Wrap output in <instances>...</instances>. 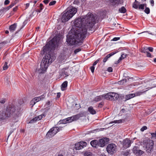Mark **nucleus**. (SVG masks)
Instances as JSON below:
<instances>
[{
  "instance_id": "f257e3e1",
  "label": "nucleus",
  "mask_w": 156,
  "mask_h": 156,
  "mask_svg": "<svg viewBox=\"0 0 156 156\" xmlns=\"http://www.w3.org/2000/svg\"><path fill=\"white\" fill-rule=\"evenodd\" d=\"M96 23L95 19L91 13H88L86 16H84L82 18H78L75 20L74 25L79 29L76 30H79L80 28H85L87 31H94L95 29L94 26Z\"/></svg>"
},
{
  "instance_id": "f03ea898",
  "label": "nucleus",
  "mask_w": 156,
  "mask_h": 156,
  "mask_svg": "<svg viewBox=\"0 0 156 156\" xmlns=\"http://www.w3.org/2000/svg\"><path fill=\"white\" fill-rule=\"evenodd\" d=\"M87 34V31L85 28H80L79 30H76L72 34L67 37L66 41L70 45H81Z\"/></svg>"
},
{
  "instance_id": "7ed1b4c3",
  "label": "nucleus",
  "mask_w": 156,
  "mask_h": 156,
  "mask_svg": "<svg viewBox=\"0 0 156 156\" xmlns=\"http://www.w3.org/2000/svg\"><path fill=\"white\" fill-rule=\"evenodd\" d=\"M54 59L52 55L50 53L46 54L43 58L40 64V68L42 71L46 70L49 63H51Z\"/></svg>"
},
{
  "instance_id": "20e7f679",
  "label": "nucleus",
  "mask_w": 156,
  "mask_h": 156,
  "mask_svg": "<svg viewBox=\"0 0 156 156\" xmlns=\"http://www.w3.org/2000/svg\"><path fill=\"white\" fill-rule=\"evenodd\" d=\"M66 12L64 13L62 16L61 20L63 23H65L68 21L76 12V8L73 7H69L66 9Z\"/></svg>"
},
{
  "instance_id": "39448f33",
  "label": "nucleus",
  "mask_w": 156,
  "mask_h": 156,
  "mask_svg": "<svg viewBox=\"0 0 156 156\" xmlns=\"http://www.w3.org/2000/svg\"><path fill=\"white\" fill-rule=\"evenodd\" d=\"M56 46H57V39L56 37H54L43 48V54H47L48 52L55 50Z\"/></svg>"
},
{
  "instance_id": "423d86ee",
  "label": "nucleus",
  "mask_w": 156,
  "mask_h": 156,
  "mask_svg": "<svg viewBox=\"0 0 156 156\" xmlns=\"http://www.w3.org/2000/svg\"><path fill=\"white\" fill-rule=\"evenodd\" d=\"M141 143L145 147L146 151L147 153H151L153 151L154 144L152 140L146 138L143 140Z\"/></svg>"
},
{
  "instance_id": "0eeeda50",
  "label": "nucleus",
  "mask_w": 156,
  "mask_h": 156,
  "mask_svg": "<svg viewBox=\"0 0 156 156\" xmlns=\"http://www.w3.org/2000/svg\"><path fill=\"white\" fill-rule=\"evenodd\" d=\"M20 109H18L16 108V107L13 105H10L7 106L6 109L7 115L10 117L11 115L16 114V117L18 118V116L17 114L19 113Z\"/></svg>"
},
{
  "instance_id": "6e6552de",
  "label": "nucleus",
  "mask_w": 156,
  "mask_h": 156,
  "mask_svg": "<svg viewBox=\"0 0 156 156\" xmlns=\"http://www.w3.org/2000/svg\"><path fill=\"white\" fill-rule=\"evenodd\" d=\"M119 98V95L114 92H109L104 94V98L107 100H116Z\"/></svg>"
},
{
  "instance_id": "1a4fd4ad",
  "label": "nucleus",
  "mask_w": 156,
  "mask_h": 156,
  "mask_svg": "<svg viewBox=\"0 0 156 156\" xmlns=\"http://www.w3.org/2000/svg\"><path fill=\"white\" fill-rule=\"evenodd\" d=\"M83 114L82 113H80L66 118L67 123H70L74 121H76L80 117H83Z\"/></svg>"
},
{
  "instance_id": "9d476101",
  "label": "nucleus",
  "mask_w": 156,
  "mask_h": 156,
  "mask_svg": "<svg viewBox=\"0 0 156 156\" xmlns=\"http://www.w3.org/2000/svg\"><path fill=\"white\" fill-rule=\"evenodd\" d=\"M116 147L117 146L114 144H108L106 150L108 153L112 154L115 152Z\"/></svg>"
},
{
  "instance_id": "9b49d317",
  "label": "nucleus",
  "mask_w": 156,
  "mask_h": 156,
  "mask_svg": "<svg viewBox=\"0 0 156 156\" xmlns=\"http://www.w3.org/2000/svg\"><path fill=\"white\" fill-rule=\"evenodd\" d=\"M69 75V70L68 69H62L59 72L60 78H65Z\"/></svg>"
},
{
  "instance_id": "f8f14e48",
  "label": "nucleus",
  "mask_w": 156,
  "mask_h": 156,
  "mask_svg": "<svg viewBox=\"0 0 156 156\" xmlns=\"http://www.w3.org/2000/svg\"><path fill=\"white\" fill-rule=\"evenodd\" d=\"M109 139L108 138H104L100 139L98 141V146L104 147L109 141Z\"/></svg>"
},
{
  "instance_id": "ddd939ff",
  "label": "nucleus",
  "mask_w": 156,
  "mask_h": 156,
  "mask_svg": "<svg viewBox=\"0 0 156 156\" xmlns=\"http://www.w3.org/2000/svg\"><path fill=\"white\" fill-rule=\"evenodd\" d=\"M87 143L85 142L81 141L75 144V148L76 150H80L86 146Z\"/></svg>"
},
{
  "instance_id": "4468645a",
  "label": "nucleus",
  "mask_w": 156,
  "mask_h": 156,
  "mask_svg": "<svg viewBox=\"0 0 156 156\" xmlns=\"http://www.w3.org/2000/svg\"><path fill=\"white\" fill-rule=\"evenodd\" d=\"M132 151L135 154L137 155H142L144 153L143 151L139 149V148L137 146H134L133 147Z\"/></svg>"
},
{
  "instance_id": "2eb2a0df",
  "label": "nucleus",
  "mask_w": 156,
  "mask_h": 156,
  "mask_svg": "<svg viewBox=\"0 0 156 156\" xmlns=\"http://www.w3.org/2000/svg\"><path fill=\"white\" fill-rule=\"evenodd\" d=\"M131 141L128 138H126L122 141L123 147L125 148L129 147L131 145Z\"/></svg>"
},
{
  "instance_id": "dca6fc26",
  "label": "nucleus",
  "mask_w": 156,
  "mask_h": 156,
  "mask_svg": "<svg viewBox=\"0 0 156 156\" xmlns=\"http://www.w3.org/2000/svg\"><path fill=\"white\" fill-rule=\"evenodd\" d=\"M6 111L0 112V120H3L9 117V115H7Z\"/></svg>"
},
{
  "instance_id": "f3484780",
  "label": "nucleus",
  "mask_w": 156,
  "mask_h": 156,
  "mask_svg": "<svg viewBox=\"0 0 156 156\" xmlns=\"http://www.w3.org/2000/svg\"><path fill=\"white\" fill-rule=\"evenodd\" d=\"M62 127H52L50 129L52 133V135H55L59 130H62Z\"/></svg>"
},
{
  "instance_id": "a211bd4d",
  "label": "nucleus",
  "mask_w": 156,
  "mask_h": 156,
  "mask_svg": "<svg viewBox=\"0 0 156 156\" xmlns=\"http://www.w3.org/2000/svg\"><path fill=\"white\" fill-rule=\"evenodd\" d=\"M17 26V24L14 23L13 24L11 25L9 28V30L10 32H13L16 29Z\"/></svg>"
},
{
  "instance_id": "6ab92c4d",
  "label": "nucleus",
  "mask_w": 156,
  "mask_h": 156,
  "mask_svg": "<svg viewBox=\"0 0 156 156\" xmlns=\"http://www.w3.org/2000/svg\"><path fill=\"white\" fill-rule=\"evenodd\" d=\"M104 98V94L98 96L94 98V101L96 102H98L102 100Z\"/></svg>"
},
{
  "instance_id": "aec40b11",
  "label": "nucleus",
  "mask_w": 156,
  "mask_h": 156,
  "mask_svg": "<svg viewBox=\"0 0 156 156\" xmlns=\"http://www.w3.org/2000/svg\"><path fill=\"white\" fill-rule=\"evenodd\" d=\"M90 144L94 147H96L97 146H98V141L97 140H93L90 142Z\"/></svg>"
},
{
  "instance_id": "412c9836",
  "label": "nucleus",
  "mask_w": 156,
  "mask_h": 156,
  "mask_svg": "<svg viewBox=\"0 0 156 156\" xmlns=\"http://www.w3.org/2000/svg\"><path fill=\"white\" fill-rule=\"evenodd\" d=\"M68 84V82L65 81L62 84L61 86V90L64 91L66 90V88L67 87Z\"/></svg>"
},
{
  "instance_id": "4be33fe9",
  "label": "nucleus",
  "mask_w": 156,
  "mask_h": 156,
  "mask_svg": "<svg viewBox=\"0 0 156 156\" xmlns=\"http://www.w3.org/2000/svg\"><path fill=\"white\" fill-rule=\"evenodd\" d=\"M140 4V2L136 0H135L133 4V7L135 9H138V6Z\"/></svg>"
},
{
  "instance_id": "5701e85b",
  "label": "nucleus",
  "mask_w": 156,
  "mask_h": 156,
  "mask_svg": "<svg viewBox=\"0 0 156 156\" xmlns=\"http://www.w3.org/2000/svg\"><path fill=\"white\" fill-rule=\"evenodd\" d=\"M88 111L90 113L94 115L96 113V112L92 106L89 107L88 109Z\"/></svg>"
},
{
  "instance_id": "b1692460",
  "label": "nucleus",
  "mask_w": 156,
  "mask_h": 156,
  "mask_svg": "<svg viewBox=\"0 0 156 156\" xmlns=\"http://www.w3.org/2000/svg\"><path fill=\"white\" fill-rule=\"evenodd\" d=\"M135 97V95L134 94H127L125 96L126 100H129Z\"/></svg>"
},
{
  "instance_id": "393cba45",
  "label": "nucleus",
  "mask_w": 156,
  "mask_h": 156,
  "mask_svg": "<svg viewBox=\"0 0 156 156\" xmlns=\"http://www.w3.org/2000/svg\"><path fill=\"white\" fill-rule=\"evenodd\" d=\"M119 12L122 13H125L126 12V10L124 6H122L119 9Z\"/></svg>"
},
{
  "instance_id": "a878e982",
  "label": "nucleus",
  "mask_w": 156,
  "mask_h": 156,
  "mask_svg": "<svg viewBox=\"0 0 156 156\" xmlns=\"http://www.w3.org/2000/svg\"><path fill=\"white\" fill-rule=\"evenodd\" d=\"M43 5L42 3H40L39 5V9H37L35 10L36 12H40L41 10L43 9Z\"/></svg>"
},
{
  "instance_id": "bb28decb",
  "label": "nucleus",
  "mask_w": 156,
  "mask_h": 156,
  "mask_svg": "<svg viewBox=\"0 0 156 156\" xmlns=\"http://www.w3.org/2000/svg\"><path fill=\"white\" fill-rule=\"evenodd\" d=\"M148 51V48L147 47H144L141 48V51L142 53H146Z\"/></svg>"
},
{
  "instance_id": "cd10ccee",
  "label": "nucleus",
  "mask_w": 156,
  "mask_h": 156,
  "mask_svg": "<svg viewBox=\"0 0 156 156\" xmlns=\"http://www.w3.org/2000/svg\"><path fill=\"white\" fill-rule=\"evenodd\" d=\"M52 131H51L50 129L47 133L46 136L47 137H48L49 138L51 137L52 136H54V135H52L53 134Z\"/></svg>"
},
{
  "instance_id": "c85d7f7f",
  "label": "nucleus",
  "mask_w": 156,
  "mask_h": 156,
  "mask_svg": "<svg viewBox=\"0 0 156 156\" xmlns=\"http://www.w3.org/2000/svg\"><path fill=\"white\" fill-rule=\"evenodd\" d=\"M109 1L113 5H115L119 3V0H109Z\"/></svg>"
},
{
  "instance_id": "c756f323",
  "label": "nucleus",
  "mask_w": 156,
  "mask_h": 156,
  "mask_svg": "<svg viewBox=\"0 0 156 156\" xmlns=\"http://www.w3.org/2000/svg\"><path fill=\"white\" fill-rule=\"evenodd\" d=\"M92 153L90 152L86 151L84 153L85 156H92Z\"/></svg>"
},
{
  "instance_id": "7c9ffc66",
  "label": "nucleus",
  "mask_w": 156,
  "mask_h": 156,
  "mask_svg": "<svg viewBox=\"0 0 156 156\" xmlns=\"http://www.w3.org/2000/svg\"><path fill=\"white\" fill-rule=\"evenodd\" d=\"M45 116L46 115H45V114L44 113L40 115L37 116V118L38 119V120H39L42 118L43 116L45 117Z\"/></svg>"
},
{
  "instance_id": "2f4dec72",
  "label": "nucleus",
  "mask_w": 156,
  "mask_h": 156,
  "mask_svg": "<svg viewBox=\"0 0 156 156\" xmlns=\"http://www.w3.org/2000/svg\"><path fill=\"white\" fill-rule=\"evenodd\" d=\"M38 120V119L37 118V116H36L33 119L31 120H30L29 122L30 123H33Z\"/></svg>"
},
{
  "instance_id": "473e14b6",
  "label": "nucleus",
  "mask_w": 156,
  "mask_h": 156,
  "mask_svg": "<svg viewBox=\"0 0 156 156\" xmlns=\"http://www.w3.org/2000/svg\"><path fill=\"white\" fill-rule=\"evenodd\" d=\"M144 12L147 14H149L150 13V9L149 8L146 7Z\"/></svg>"
},
{
  "instance_id": "72a5a7b5",
  "label": "nucleus",
  "mask_w": 156,
  "mask_h": 156,
  "mask_svg": "<svg viewBox=\"0 0 156 156\" xmlns=\"http://www.w3.org/2000/svg\"><path fill=\"white\" fill-rule=\"evenodd\" d=\"M138 9L139 10H140V9L144 10V4H139Z\"/></svg>"
},
{
  "instance_id": "f704fd0d",
  "label": "nucleus",
  "mask_w": 156,
  "mask_h": 156,
  "mask_svg": "<svg viewBox=\"0 0 156 156\" xmlns=\"http://www.w3.org/2000/svg\"><path fill=\"white\" fill-rule=\"evenodd\" d=\"M129 154V151L126 150V151H124L123 152H122V154L123 155L125 156H127Z\"/></svg>"
},
{
  "instance_id": "c9c22d12",
  "label": "nucleus",
  "mask_w": 156,
  "mask_h": 156,
  "mask_svg": "<svg viewBox=\"0 0 156 156\" xmlns=\"http://www.w3.org/2000/svg\"><path fill=\"white\" fill-rule=\"evenodd\" d=\"M7 62H5L4 63V66L3 67V69L4 70H6L8 68V66L7 65Z\"/></svg>"
},
{
  "instance_id": "e433bc0d",
  "label": "nucleus",
  "mask_w": 156,
  "mask_h": 156,
  "mask_svg": "<svg viewBox=\"0 0 156 156\" xmlns=\"http://www.w3.org/2000/svg\"><path fill=\"white\" fill-rule=\"evenodd\" d=\"M66 119H63L62 120H60L59 121V122L60 124H66L67 122L66 121Z\"/></svg>"
},
{
  "instance_id": "4c0bfd02",
  "label": "nucleus",
  "mask_w": 156,
  "mask_h": 156,
  "mask_svg": "<svg viewBox=\"0 0 156 156\" xmlns=\"http://www.w3.org/2000/svg\"><path fill=\"white\" fill-rule=\"evenodd\" d=\"M33 99L36 103L41 100V99H39L38 97H35Z\"/></svg>"
},
{
  "instance_id": "58836bf2",
  "label": "nucleus",
  "mask_w": 156,
  "mask_h": 156,
  "mask_svg": "<svg viewBox=\"0 0 156 156\" xmlns=\"http://www.w3.org/2000/svg\"><path fill=\"white\" fill-rule=\"evenodd\" d=\"M146 53V56L147 57L151 58L153 57V56L151 55V53L148 51Z\"/></svg>"
},
{
  "instance_id": "ea45409f",
  "label": "nucleus",
  "mask_w": 156,
  "mask_h": 156,
  "mask_svg": "<svg viewBox=\"0 0 156 156\" xmlns=\"http://www.w3.org/2000/svg\"><path fill=\"white\" fill-rule=\"evenodd\" d=\"M143 93L139 91L136 92L135 94H134L135 95V97L136 96H138L142 94Z\"/></svg>"
},
{
  "instance_id": "a19ab883",
  "label": "nucleus",
  "mask_w": 156,
  "mask_h": 156,
  "mask_svg": "<svg viewBox=\"0 0 156 156\" xmlns=\"http://www.w3.org/2000/svg\"><path fill=\"white\" fill-rule=\"evenodd\" d=\"M56 2L55 1H51L49 3V6H51V5H55V3H56Z\"/></svg>"
},
{
  "instance_id": "79ce46f5",
  "label": "nucleus",
  "mask_w": 156,
  "mask_h": 156,
  "mask_svg": "<svg viewBox=\"0 0 156 156\" xmlns=\"http://www.w3.org/2000/svg\"><path fill=\"white\" fill-rule=\"evenodd\" d=\"M81 51V48H78L77 49H76L74 51V53L75 54H76L78 52L80 51Z\"/></svg>"
},
{
  "instance_id": "37998d69",
  "label": "nucleus",
  "mask_w": 156,
  "mask_h": 156,
  "mask_svg": "<svg viewBox=\"0 0 156 156\" xmlns=\"http://www.w3.org/2000/svg\"><path fill=\"white\" fill-rule=\"evenodd\" d=\"M18 8V6H16L15 7L13 8L12 9V14H13L14 13L16 12Z\"/></svg>"
},
{
  "instance_id": "c03bdc74",
  "label": "nucleus",
  "mask_w": 156,
  "mask_h": 156,
  "mask_svg": "<svg viewBox=\"0 0 156 156\" xmlns=\"http://www.w3.org/2000/svg\"><path fill=\"white\" fill-rule=\"evenodd\" d=\"M100 58H99L97 59L95 61L93 64V66H94L96 65L97 63L99 61Z\"/></svg>"
},
{
  "instance_id": "a18cd8bd",
  "label": "nucleus",
  "mask_w": 156,
  "mask_h": 156,
  "mask_svg": "<svg viewBox=\"0 0 156 156\" xmlns=\"http://www.w3.org/2000/svg\"><path fill=\"white\" fill-rule=\"evenodd\" d=\"M148 51V50L150 52H152L153 51L154 48L152 47H147Z\"/></svg>"
},
{
  "instance_id": "49530a36",
  "label": "nucleus",
  "mask_w": 156,
  "mask_h": 156,
  "mask_svg": "<svg viewBox=\"0 0 156 156\" xmlns=\"http://www.w3.org/2000/svg\"><path fill=\"white\" fill-rule=\"evenodd\" d=\"M36 103L34 101L33 99L30 102V105H32V107H33Z\"/></svg>"
},
{
  "instance_id": "de8ad7c7",
  "label": "nucleus",
  "mask_w": 156,
  "mask_h": 156,
  "mask_svg": "<svg viewBox=\"0 0 156 156\" xmlns=\"http://www.w3.org/2000/svg\"><path fill=\"white\" fill-rule=\"evenodd\" d=\"M38 97L39 98V99H41V100H43V99H44L45 98V96L44 94H42V95H41Z\"/></svg>"
},
{
  "instance_id": "09e8293b",
  "label": "nucleus",
  "mask_w": 156,
  "mask_h": 156,
  "mask_svg": "<svg viewBox=\"0 0 156 156\" xmlns=\"http://www.w3.org/2000/svg\"><path fill=\"white\" fill-rule=\"evenodd\" d=\"M90 69L92 73H93L94 70V67L93 66L90 67Z\"/></svg>"
},
{
  "instance_id": "8fccbe9b",
  "label": "nucleus",
  "mask_w": 156,
  "mask_h": 156,
  "mask_svg": "<svg viewBox=\"0 0 156 156\" xmlns=\"http://www.w3.org/2000/svg\"><path fill=\"white\" fill-rule=\"evenodd\" d=\"M114 122L116 123H120L122 122V120L121 119L119 120H116L114 121Z\"/></svg>"
},
{
  "instance_id": "3c124183",
  "label": "nucleus",
  "mask_w": 156,
  "mask_h": 156,
  "mask_svg": "<svg viewBox=\"0 0 156 156\" xmlns=\"http://www.w3.org/2000/svg\"><path fill=\"white\" fill-rule=\"evenodd\" d=\"M107 71L109 72H112L113 71V69L112 67H109L107 69Z\"/></svg>"
},
{
  "instance_id": "603ef678",
  "label": "nucleus",
  "mask_w": 156,
  "mask_h": 156,
  "mask_svg": "<svg viewBox=\"0 0 156 156\" xmlns=\"http://www.w3.org/2000/svg\"><path fill=\"white\" fill-rule=\"evenodd\" d=\"M119 39L120 38L119 37H114L112 40L114 41H116L119 40Z\"/></svg>"
},
{
  "instance_id": "864d4df0",
  "label": "nucleus",
  "mask_w": 156,
  "mask_h": 156,
  "mask_svg": "<svg viewBox=\"0 0 156 156\" xmlns=\"http://www.w3.org/2000/svg\"><path fill=\"white\" fill-rule=\"evenodd\" d=\"M16 2H12L11 3L10 5H9L10 6L11 8H12L13 6H14L15 4H16Z\"/></svg>"
},
{
  "instance_id": "5fc2aeb1",
  "label": "nucleus",
  "mask_w": 156,
  "mask_h": 156,
  "mask_svg": "<svg viewBox=\"0 0 156 156\" xmlns=\"http://www.w3.org/2000/svg\"><path fill=\"white\" fill-rule=\"evenodd\" d=\"M4 9V8H3L1 9L0 10V12L1 13H4L5 12H6V11Z\"/></svg>"
},
{
  "instance_id": "6e6d98bb",
  "label": "nucleus",
  "mask_w": 156,
  "mask_h": 156,
  "mask_svg": "<svg viewBox=\"0 0 156 156\" xmlns=\"http://www.w3.org/2000/svg\"><path fill=\"white\" fill-rule=\"evenodd\" d=\"M9 2H10L9 0H5L4 2V4L5 5H7L8 4Z\"/></svg>"
},
{
  "instance_id": "4d7b16f0",
  "label": "nucleus",
  "mask_w": 156,
  "mask_h": 156,
  "mask_svg": "<svg viewBox=\"0 0 156 156\" xmlns=\"http://www.w3.org/2000/svg\"><path fill=\"white\" fill-rule=\"evenodd\" d=\"M4 8V9H5V10L6 11L9 9L10 8H11V7L9 5L8 6L5 7Z\"/></svg>"
},
{
  "instance_id": "13d9d810",
  "label": "nucleus",
  "mask_w": 156,
  "mask_h": 156,
  "mask_svg": "<svg viewBox=\"0 0 156 156\" xmlns=\"http://www.w3.org/2000/svg\"><path fill=\"white\" fill-rule=\"evenodd\" d=\"M5 102V99H3L2 100L0 101V103L2 104H4V103Z\"/></svg>"
},
{
  "instance_id": "bf43d9fd",
  "label": "nucleus",
  "mask_w": 156,
  "mask_h": 156,
  "mask_svg": "<svg viewBox=\"0 0 156 156\" xmlns=\"http://www.w3.org/2000/svg\"><path fill=\"white\" fill-rule=\"evenodd\" d=\"M150 2L151 4V5L152 6H153L154 5V0H151L150 1Z\"/></svg>"
},
{
  "instance_id": "052dcab7",
  "label": "nucleus",
  "mask_w": 156,
  "mask_h": 156,
  "mask_svg": "<svg viewBox=\"0 0 156 156\" xmlns=\"http://www.w3.org/2000/svg\"><path fill=\"white\" fill-rule=\"evenodd\" d=\"M38 0H32V2H33V3H34L33 6H35V4L37 2Z\"/></svg>"
},
{
  "instance_id": "680f3d73",
  "label": "nucleus",
  "mask_w": 156,
  "mask_h": 156,
  "mask_svg": "<svg viewBox=\"0 0 156 156\" xmlns=\"http://www.w3.org/2000/svg\"><path fill=\"white\" fill-rule=\"evenodd\" d=\"M147 129V127H142L140 129V130L142 132L144 131V130H145Z\"/></svg>"
},
{
  "instance_id": "e2e57ef3",
  "label": "nucleus",
  "mask_w": 156,
  "mask_h": 156,
  "mask_svg": "<svg viewBox=\"0 0 156 156\" xmlns=\"http://www.w3.org/2000/svg\"><path fill=\"white\" fill-rule=\"evenodd\" d=\"M49 2V0H44L43 1V2L45 4H47Z\"/></svg>"
},
{
  "instance_id": "0e129e2a",
  "label": "nucleus",
  "mask_w": 156,
  "mask_h": 156,
  "mask_svg": "<svg viewBox=\"0 0 156 156\" xmlns=\"http://www.w3.org/2000/svg\"><path fill=\"white\" fill-rule=\"evenodd\" d=\"M30 6V3H26L25 4V9H27Z\"/></svg>"
},
{
  "instance_id": "69168bd1",
  "label": "nucleus",
  "mask_w": 156,
  "mask_h": 156,
  "mask_svg": "<svg viewBox=\"0 0 156 156\" xmlns=\"http://www.w3.org/2000/svg\"><path fill=\"white\" fill-rule=\"evenodd\" d=\"M117 52H112L110 53V54H109V55L110 56V57H111V56H112L113 55H114Z\"/></svg>"
},
{
  "instance_id": "338daca9",
  "label": "nucleus",
  "mask_w": 156,
  "mask_h": 156,
  "mask_svg": "<svg viewBox=\"0 0 156 156\" xmlns=\"http://www.w3.org/2000/svg\"><path fill=\"white\" fill-rule=\"evenodd\" d=\"M61 95V93L60 92L58 93H57V98H59Z\"/></svg>"
},
{
  "instance_id": "774afa93",
  "label": "nucleus",
  "mask_w": 156,
  "mask_h": 156,
  "mask_svg": "<svg viewBox=\"0 0 156 156\" xmlns=\"http://www.w3.org/2000/svg\"><path fill=\"white\" fill-rule=\"evenodd\" d=\"M152 137H156V134L155 133H151Z\"/></svg>"
}]
</instances>
